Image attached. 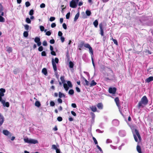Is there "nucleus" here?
<instances>
[{"label": "nucleus", "mask_w": 153, "mask_h": 153, "mask_svg": "<svg viewBox=\"0 0 153 153\" xmlns=\"http://www.w3.org/2000/svg\"><path fill=\"white\" fill-rule=\"evenodd\" d=\"M148 102L149 101L146 97V96H143L138 103V108H140L141 107L143 108L145 106L148 104Z\"/></svg>", "instance_id": "f257e3e1"}, {"label": "nucleus", "mask_w": 153, "mask_h": 153, "mask_svg": "<svg viewBox=\"0 0 153 153\" xmlns=\"http://www.w3.org/2000/svg\"><path fill=\"white\" fill-rule=\"evenodd\" d=\"M132 132L135 141L138 143L140 142L141 140V138L138 131L137 129H135Z\"/></svg>", "instance_id": "f03ea898"}, {"label": "nucleus", "mask_w": 153, "mask_h": 153, "mask_svg": "<svg viewBox=\"0 0 153 153\" xmlns=\"http://www.w3.org/2000/svg\"><path fill=\"white\" fill-rule=\"evenodd\" d=\"M84 46L86 48H88L89 49V51L90 53L91 54V60L92 61V63L93 65V66L94 67V68H95V65L94 62V59L93 58V49L90 46V45L88 43L85 44L84 45Z\"/></svg>", "instance_id": "7ed1b4c3"}, {"label": "nucleus", "mask_w": 153, "mask_h": 153, "mask_svg": "<svg viewBox=\"0 0 153 153\" xmlns=\"http://www.w3.org/2000/svg\"><path fill=\"white\" fill-rule=\"evenodd\" d=\"M24 140L25 143L30 144H36L38 143L37 140H36L31 138L29 139L28 137L24 138Z\"/></svg>", "instance_id": "20e7f679"}, {"label": "nucleus", "mask_w": 153, "mask_h": 153, "mask_svg": "<svg viewBox=\"0 0 153 153\" xmlns=\"http://www.w3.org/2000/svg\"><path fill=\"white\" fill-rule=\"evenodd\" d=\"M79 0H72L70 3V6L73 8H76Z\"/></svg>", "instance_id": "39448f33"}, {"label": "nucleus", "mask_w": 153, "mask_h": 153, "mask_svg": "<svg viewBox=\"0 0 153 153\" xmlns=\"http://www.w3.org/2000/svg\"><path fill=\"white\" fill-rule=\"evenodd\" d=\"M52 62L54 71H57V67L56 63H58V59L57 58H55L54 60L53 59H52Z\"/></svg>", "instance_id": "423d86ee"}, {"label": "nucleus", "mask_w": 153, "mask_h": 153, "mask_svg": "<svg viewBox=\"0 0 153 153\" xmlns=\"http://www.w3.org/2000/svg\"><path fill=\"white\" fill-rule=\"evenodd\" d=\"M60 79L62 83L63 84V87L66 91H68L69 89V88L67 86V84L65 83V77L64 76H61L60 77Z\"/></svg>", "instance_id": "0eeeda50"}, {"label": "nucleus", "mask_w": 153, "mask_h": 153, "mask_svg": "<svg viewBox=\"0 0 153 153\" xmlns=\"http://www.w3.org/2000/svg\"><path fill=\"white\" fill-rule=\"evenodd\" d=\"M2 6L1 4L0 3V10L1 11L2 10ZM1 15H0V22H4L5 19L4 18L2 17V16H3L4 15V12H1Z\"/></svg>", "instance_id": "6e6552de"}, {"label": "nucleus", "mask_w": 153, "mask_h": 153, "mask_svg": "<svg viewBox=\"0 0 153 153\" xmlns=\"http://www.w3.org/2000/svg\"><path fill=\"white\" fill-rule=\"evenodd\" d=\"M5 92V90L3 88L0 89V101L3 100L2 99V97L4 96V93Z\"/></svg>", "instance_id": "1a4fd4ad"}, {"label": "nucleus", "mask_w": 153, "mask_h": 153, "mask_svg": "<svg viewBox=\"0 0 153 153\" xmlns=\"http://www.w3.org/2000/svg\"><path fill=\"white\" fill-rule=\"evenodd\" d=\"M34 42L36 43L38 46H40L41 44V42L40 41V39L39 37H36L34 38Z\"/></svg>", "instance_id": "9d476101"}, {"label": "nucleus", "mask_w": 153, "mask_h": 153, "mask_svg": "<svg viewBox=\"0 0 153 153\" xmlns=\"http://www.w3.org/2000/svg\"><path fill=\"white\" fill-rule=\"evenodd\" d=\"M117 89L115 87H110L109 88L108 92L110 94H114L116 91Z\"/></svg>", "instance_id": "9b49d317"}, {"label": "nucleus", "mask_w": 153, "mask_h": 153, "mask_svg": "<svg viewBox=\"0 0 153 153\" xmlns=\"http://www.w3.org/2000/svg\"><path fill=\"white\" fill-rule=\"evenodd\" d=\"M4 107H8L9 106V103L8 102H5V100H3L0 101Z\"/></svg>", "instance_id": "f8f14e48"}, {"label": "nucleus", "mask_w": 153, "mask_h": 153, "mask_svg": "<svg viewBox=\"0 0 153 153\" xmlns=\"http://www.w3.org/2000/svg\"><path fill=\"white\" fill-rule=\"evenodd\" d=\"M2 132L3 134L7 136H10V137L11 135V133L7 130H4Z\"/></svg>", "instance_id": "ddd939ff"}, {"label": "nucleus", "mask_w": 153, "mask_h": 153, "mask_svg": "<svg viewBox=\"0 0 153 153\" xmlns=\"http://www.w3.org/2000/svg\"><path fill=\"white\" fill-rule=\"evenodd\" d=\"M119 135L121 137H124L126 136V133L124 130H121L119 132Z\"/></svg>", "instance_id": "4468645a"}, {"label": "nucleus", "mask_w": 153, "mask_h": 153, "mask_svg": "<svg viewBox=\"0 0 153 153\" xmlns=\"http://www.w3.org/2000/svg\"><path fill=\"white\" fill-rule=\"evenodd\" d=\"M99 27L100 31V34L102 36H104V32L103 29L102 28V23H100L99 24Z\"/></svg>", "instance_id": "2eb2a0df"}, {"label": "nucleus", "mask_w": 153, "mask_h": 153, "mask_svg": "<svg viewBox=\"0 0 153 153\" xmlns=\"http://www.w3.org/2000/svg\"><path fill=\"white\" fill-rule=\"evenodd\" d=\"M4 117L0 113V126L2 125L4 122Z\"/></svg>", "instance_id": "dca6fc26"}, {"label": "nucleus", "mask_w": 153, "mask_h": 153, "mask_svg": "<svg viewBox=\"0 0 153 153\" xmlns=\"http://www.w3.org/2000/svg\"><path fill=\"white\" fill-rule=\"evenodd\" d=\"M115 77L114 75H113L111 77H106L105 79V81L108 82V80L113 81L115 79Z\"/></svg>", "instance_id": "f3484780"}, {"label": "nucleus", "mask_w": 153, "mask_h": 153, "mask_svg": "<svg viewBox=\"0 0 153 153\" xmlns=\"http://www.w3.org/2000/svg\"><path fill=\"white\" fill-rule=\"evenodd\" d=\"M112 122L113 124L115 126H118L119 124V121L116 119L113 120Z\"/></svg>", "instance_id": "a211bd4d"}, {"label": "nucleus", "mask_w": 153, "mask_h": 153, "mask_svg": "<svg viewBox=\"0 0 153 153\" xmlns=\"http://www.w3.org/2000/svg\"><path fill=\"white\" fill-rule=\"evenodd\" d=\"M153 80V76H150L149 78H147L146 80V82L149 83L150 82Z\"/></svg>", "instance_id": "6ab92c4d"}, {"label": "nucleus", "mask_w": 153, "mask_h": 153, "mask_svg": "<svg viewBox=\"0 0 153 153\" xmlns=\"http://www.w3.org/2000/svg\"><path fill=\"white\" fill-rule=\"evenodd\" d=\"M116 103V104L117 106L119 107L120 106L119 105V100L118 97H116L114 99Z\"/></svg>", "instance_id": "aec40b11"}, {"label": "nucleus", "mask_w": 153, "mask_h": 153, "mask_svg": "<svg viewBox=\"0 0 153 153\" xmlns=\"http://www.w3.org/2000/svg\"><path fill=\"white\" fill-rule=\"evenodd\" d=\"M97 106L98 109H102L103 108V105L101 103H98L97 105Z\"/></svg>", "instance_id": "412c9836"}, {"label": "nucleus", "mask_w": 153, "mask_h": 153, "mask_svg": "<svg viewBox=\"0 0 153 153\" xmlns=\"http://www.w3.org/2000/svg\"><path fill=\"white\" fill-rule=\"evenodd\" d=\"M90 108L91 110L94 112L97 111V108L95 106H92L90 107Z\"/></svg>", "instance_id": "4be33fe9"}, {"label": "nucleus", "mask_w": 153, "mask_h": 153, "mask_svg": "<svg viewBox=\"0 0 153 153\" xmlns=\"http://www.w3.org/2000/svg\"><path fill=\"white\" fill-rule=\"evenodd\" d=\"M97 85V83L94 81V80L91 81V83L90 84V86L91 87L93 86H95Z\"/></svg>", "instance_id": "5701e85b"}, {"label": "nucleus", "mask_w": 153, "mask_h": 153, "mask_svg": "<svg viewBox=\"0 0 153 153\" xmlns=\"http://www.w3.org/2000/svg\"><path fill=\"white\" fill-rule=\"evenodd\" d=\"M93 24L95 27L96 28L97 27L98 25V22L97 20H95V21L93 22Z\"/></svg>", "instance_id": "b1692460"}, {"label": "nucleus", "mask_w": 153, "mask_h": 153, "mask_svg": "<svg viewBox=\"0 0 153 153\" xmlns=\"http://www.w3.org/2000/svg\"><path fill=\"white\" fill-rule=\"evenodd\" d=\"M59 98H61L62 97H65V95L60 92L59 93Z\"/></svg>", "instance_id": "393cba45"}, {"label": "nucleus", "mask_w": 153, "mask_h": 153, "mask_svg": "<svg viewBox=\"0 0 153 153\" xmlns=\"http://www.w3.org/2000/svg\"><path fill=\"white\" fill-rule=\"evenodd\" d=\"M79 15V13H78L75 15L74 18V22H76L77 19H78Z\"/></svg>", "instance_id": "a878e982"}, {"label": "nucleus", "mask_w": 153, "mask_h": 153, "mask_svg": "<svg viewBox=\"0 0 153 153\" xmlns=\"http://www.w3.org/2000/svg\"><path fill=\"white\" fill-rule=\"evenodd\" d=\"M7 51L9 53H11L12 51V48L10 47H6Z\"/></svg>", "instance_id": "bb28decb"}, {"label": "nucleus", "mask_w": 153, "mask_h": 153, "mask_svg": "<svg viewBox=\"0 0 153 153\" xmlns=\"http://www.w3.org/2000/svg\"><path fill=\"white\" fill-rule=\"evenodd\" d=\"M67 84H68L67 86L69 88V87L72 88V86H73L72 84V83H71V82L70 81H68L67 82Z\"/></svg>", "instance_id": "cd10ccee"}, {"label": "nucleus", "mask_w": 153, "mask_h": 153, "mask_svg": "<svg viewBox=\"0 0 153 153\" xmlns=\"http://www.w3.org/2000/svg\"><path fill=\"white\" fill-rule=\"evenodd\" d=\"M137 152L139 153H142L141 151V148L140 147V146H139V145H137Z\"/></svg>", "instance_id": "c85d7f7f"}, {"label": "nucleus", "mask_w": 153, "mask_h": 153, "mask_svg": "<svg viewBox=\"0 0 153 153\" xmlns=\"http://www.w3.org/2000/svg\"><path fill=\"white\" fill-rule=\"evenodd\" d=\"M74 64L73 62L71 61H70L69 62V67L70 68H73L74 66Z\"/></svg>", "instance_id": "c756f323"}, {"label": "nucleus", "mask_w": 153, "mask_h": 153, "mask_svg": "<svg viewBox=\"0 0 153 153\" xmlns=\"http://www.w3.org/2000/svg\"><path fill=\"white\" fill-rule=\"evenodd\" d=\"M42 72L45 75H46L47 74V69L45 68H43L42 70Z\"/></svg>", "instance_id": "7c9ffc66"}, {"label": "nucleus", "mask_w": 153, "mask_h": 153, "mask_svg": "<svg viewBox=\"0 0 153 153\" xmlns=\"http://www.w3.org/2000/svg\"><path fill=\"white\" fill-rule=\"evenodd\" d=\"M35 105L38 107H39L40 106L41 104L39 101H36L35 103Z\"/></svg>", "instance_id": "2f4dec72"}, {"label": "nucleus", "mask_w": 153, "mask_h": 153, "mask_svg": "<svg viewBox=\"0 0 153 153\" xmlns=\"http://www.w3.org/2000/svg\"><path fill=\"white\" fill-rule=\"evenodd\" d=\"M83 79L85 82V84H84V85L88 86L89 85V82L84 77H83Z\"/></svg>", "instance_id": "473e14b6"}, {"label": "nucleus", "mask_w": 153, "mask_h": 153, "mask_svg": "<svg viewBox=\"0 0 153 153\" xmlns=\"http://www.w3.org/2000/svg\"><path fill=\"white\" fill-rule=\"evenodd\" d=\"M74 93V91L73 89H70L68 92V94L70 95H73Z\"/></svg>", "instance_id": "72a5a7b5"}, {"label": "nucleus", "mask_w": 153, "mask_h": 153, "mask_svg": "<svg viewBox=\"0 0 153 153\" xmlns=\"http://www.w3.org/2000/svg\"><path fill=\"white\" fill-rule=\"evenodd\" d=\"M40 30L42 31H43L44 30L45 32H46L47 30L45 29L44 30V26H40Z\"/></svg>", "instance_id": "f704fd0d"}, {"label": "nucleus", "mask_w": 153, "mask_h": 153, "mask_svg": "<svg viewBox=\"0 0 153 153\" xmlns=\"http://www.w3.org/2000/svg\"><path fill=\"white\" fill-rule=\"evenodd\" d=\"M85 13L86 15L88 16H90L91 14V12L89 10H86Z\"/></svg>", "instance_id": "c9c22d12"}, {"label": "nucleus", "mask_w": 153, "mask_h": 153, "mask_svg": "<svg viewBox=\"0 0 153 153\" xmlns=\"http://www.w3.org/2000/svg\"><path fill=\"white\" fill-rule=\"evenodd\" d=\"M24 36L25 37H27L28 35V32L27 31H25L23 33Z\"/></svg>", "instance_id": "e433bc0d"}, {"label": "nucleus", "mask_w": 153, "mask_h": 153, "mask_svg": "<svg viewBox=\"0 0 153 153\" xmlns=\"http://www.w3.org/2000/svg\"><path fill=\"white\" fill-rule=\"evenodd\" d=\"M26 22L27 23L30 24L31 23V20L29 18H27L26 19Z\"/></svg>", "instance_id": "4c0bfd02"}, {"label": "nucleus", "mask_w": 153, "mask_h": 153, "mask_svg": "<svg viewBox=\"0 0 153 153\" xmlns=\"http://www.w3.org/2000/svg\"><path fill=\"white\" fill-rule=\"evenodd\" d=\"M43 50V48L42 46H39V47L38 48V51H42Z\"/></svg>", "instance_id": "58836bf2"}, {"label": "nucleus", "mask_w": 153, "mask_h": 153, "mask_svg": "<svg viewBox=\"0 0 153 153\" xmlns=\"http://www.w3.org/2000/svg\"><path fill=\"white\" fill-rule=\"evenodd\" d=\"M70 13V12L68 13L66 15V17L67 19H68L69 18Z\"/></svg>", "instance_id": "ea45409f"}, {"label": "nucleus", "mask_w": 153, "mask_h": 153, "mask_svg": "<svg viewBox=\"0 0 153 153\" xmlns=\"http://www.w3.org/2000/svg\"><path fill=\"white\" fill-rule=\"evenodd\" d=\"M56 146L55 145H53L52 146V149H53L56 150L57 149Z\"/></svg>", "instance_id": "a19ab883"}, {"label": "nucleus", "mask_w": 153, "mask_h": 153, "mask_svg": "<svg viewBox=\"0 0 153 153\" xmlns=\"http://www.w3.org/2000/svg\"><path fill=\"white\" fill-rule=\"evenodd\" d=\"M25 29L26 30H27L29 29V26L27 25H24Z\"/></svg>", "instance_id": "79ce46f5"}, {"label": "nucleus", "mask_w": 153, "mask_h": 153, "mask_svg": "<svg viewBox=\"0 0 153 153\" xmlns=\"http://www.w3.org/2000/svg\"><path fill=\"white\" fill-rule=\"evenodd\" d=\"M34 11L33 10H31L29 13V14L30 16H32L33 14Z\"/></svg>", "instance_id": "37998d69"}, {"label": "nucleus", "mask_w": 153, "mask_h": 153, "mask_svg": "<svg viewBox=\"0 0 153 153\" xmlns=\"http://www.w3.org/2000/svg\"><path fill=\"white\" fill-rule=\"evenodd\" d=\"M25 6L26 7H27L30 5V4L29 1H27L25 3Z\"/></svg>", "instance_id": "c03bdc74"}, {"label": "nucleus", "mask_w": 153, "mask_h": 153, "mask_svg": "<svg viewBox=\"0 0 153 153\" xmlns=\"http://www.w3.org/2000/svg\"><path fill=\"white\" fill-rule=\"evenodd\" d=\"M93 139L94 142V143H95V144H97L98 143L97 141V140H96V139L94 137H92Z\"/></svg>", "instance_id": "a18cd8bd"}, {"label": "nucleus", "mask_w": 153, "mask_h": 153, "mask_svg": "<svg viewBox=\"0 0 153 153\" xmlns=\"http://www.w3.org/2000/svg\"><path fill=\"white\" fill-rule=\"evenodd\" d=\"M55 19V18L54 17H51L50 18V21L51 22H52L54 21Z\"/></svg>", "instance_id": "49530a36"}, {"label": "nucleus", "mask_w": 153, "mask_h": 153, "mask_svg": "<svg viewBox=\"0 0 153 153\" xmlns=\"http://www.w3.org/2000/svg\"><path fill=\"white\" fill-rule=\"evenodd\" d=\"M50 105L51 106H53L55 105V103L53 101H51L50 102Z\"/></svg>", "instance_id": "de8ad7c7"}, {"label": "nucleus", "mask_w": 153, "mask_h": 153, "mask_svg": "<svg viewBox=\"0 0 153 153\" xmlns=\"http://www.w3.org/2000/svg\"><path fill=\"white\" fill-rule=\"evenodd\" d=\"M42 44L44 46H46L47 45V42L46 41H44L42 43Z\"/></svg>", "instance_id": "09e8293b"}, {"label": "nucleus", "mask_w": 153, "mask_h": 153, "mask_svg": "<svg viewBox=\"0 0 153 153\" xmlns=\"http://www.w3.org/2000/svg\"><path fill=\"white\" fill-rule=\"evenodd\" d=\"M96 131L99 133H102L104 132L103 131H101L99 129H97Z\"/></svg>", "instance_id": "8fccbe9b"}, {"label": "nucleus", "mask_w": 153, "mask_h": 153, "mask_svg": "<svg viewBox=\"0 0 153 153\" xmlns=\"http://www.w3.org/2000/svg\"><path fill=\"white\" fill-rule=\"evenodd\" d=\"M51 32L50 31H48L46 32V35H47L48 36H49L51 35Z\"/></svg>", "instance_id": "3c124183"}, {"label": "nucleus", "mask_w": 153, "mask_h": 153, "mask_svg": "<svg viewBox=\"0 0 153 153\" xmlns=\"http://www.w3.org/2000/svg\"><path fill=\"white\" fill-rule=\"evenodd\" d=\"M42 56H45L46 55V52L45 51H43L41 53Z\"/></svg>", "instance_id": "603ef678"}, {"label": "nucleus", "mask_w": 153, "mask_h": 153, "mask_svg": "<svg viewBox=\"0 0 153 153\" xmlns=\"http://www.w3.org/2000/svg\"><path fill=\"white\" fill-rule=\"evenodd\" d=\"M111 142H112V140L110 139H108L106 140V143H111Z\"/></svg>", "instance_id": "864d4df0"}, {"label": "nucleus", "mask_w": 153, "mask_h": 153, "mask_svg": "<svg viewBox=\"0 0 153 153\" xmlns=\"http://www.w3.org/2000/svg\"><path fill=\"white\" fill-rule=\"evenodd\" d=\"M57 120L59 121H61L62 120V118L61 117H57Z\"/></svg>", "instance_id": "5fc2aeb1"}, {"label": "nucleus", "mask_w": 153, "mask_h": 153, "mask_svg": "<svg viewBox=\"0 0 153 153\" xmlns=\"http://www.w3.org/2000/svg\"><path fill=\"white\" fill-rule=\"evenodd\" d=\"M83 2L82 1H80L78 4L79 6H80L83 5Z\"/></svg>", "instance_id": "6e6d98bb"}, {"label": "nucleus", "mask_w": 153, "mask_h": 153, "mask_svg": "<svg viewBox=\"0 0 153 153\" xmlns=\"http://www.w3.org/2000/svg\"><path fill=\"white\" fill-rule=\"evenodd\" d=\"M113 41L114 43L116 45H118L117 41L116 39H113Z\"/></svg>", "instance_id": "4d7b16f0"}, {"label": "nucleus", "mask_w": 153, "mask_h": 153, "mask_svg": "<svg viewBox=\"0 0 153 153\" xmlns=\"http://www.w3.org/2000/svg\"><path fill=\"white\" fill-rule=\"evenodd\" d=\"M45 6V4L42 3L40 5V7L41 8H44Z\"/></svg>", "instance_id": "13d9d810"}, {"label": "nucleus", "mask_w": 153, "mask_h": 153, "mask_svg": "<svg viewBox=\"0 0 153 153\" xmlns=\"http://www.w3.org/2000/svg\"><path fill=\"white\" fill-rule=\"evenodd\" d=\"M57 101H58V102L59 103H62V100L61 99V98H59L58 99Z\"/></svg>", "instance_id": "bf43d9fd"}, {"label": "nucleus", "mask_w": 153, "mask_h": 153, "mask_svg": "<svg viewBox=\"0 0 153 153\" xmlns=\"http://www.w3.org/2000/svg\"><path fill=\"white\" fill-rule=\"evenodd\" d=\"M62 26H63V28L65 29H67V26H66V24L65 23H63V24Z\"/></svg>", "instance_id": "052dcab7"}, {"label": "nucleus", "mask_w": 153, "mask_h": 153, "mask_svg": "<svg viewBox=\"0 0 153 153\" xmlns=\"http://www.w3.org/2000/svg\"><path fill=\"white\" fill-rule=\"evenodd\" d=\"M58 35L59 36L61 37L62 36V33L61 31H59L58 33Z\"/></svg>", "instance_id": "680f3d73"}, {"label": "nucleus", "mask_w": 153, "mask_h": 153, "mask_svg": "<svg viewBox=\"0 0 153 153\" xmlns=\"http://www.w3.org/2000/svg\"><path fill=\"white\" fill-rule=\"evenodd\" d=\"M97 148L99 150L100 152H103V151L101 148L97 145Z\"/></svg>", "instance_id": "e2e57ef3"}, {"label": "nucleus", "mask_w": 153, "mask_h": 153, "mask_svg": "<svg viewBox=\"0 0 153 153\" xmlns=\"http://www.w3.org/2000/svg\"><path fill=\"white\" fill-rule=\"evenodd\" d=\"M56 26V24L54 23H52L51 25V26L52 28H53L55 27Z\"/></svg>", "instance_id": "0e129e2a"}, {"label": "nucleus", "mask_w": 153, "mask_h": 153, "mask_svg": "<svg viewBox=\"0 0 153 153\" xmlns=\"http://www.w3.org/2000/svg\"><path fill=\"white\" fill-rule=\"evenodd\" d=\"M50 42L51 44H53L55 42V41L53 39H51L50 40Z\"/></svg>", "instance_id": "69168bd1"}, {"label": "nucleus", "mask_w": 153, "mask_h": 153, "mask_svg": "<svg viewBox=\"0 0 153 153\" xmlns=\"http://www.w3.org/2000/svg\"><path fill=\"white\" fill-rule=\"evenodd\" d=\"M71 113L72 115H73L74 116H76V113L73 111H72L71 112Z\"/></svg>", "instance_id": "338daca9"}, {"label": "nucleus", "mask_w": 153, "mask_h": 153, "mask_svg": "<svg viewBox=\"0 0 153 153\" xmlns=\"http://www.w3.org/2000/svg\"><path fill=\"white\" fill-rule=\"evenodd\" d=\"M71 106L74 108H76V105L75 103H72L71 104Z\"/></svg>", "instance_id": "774afa93"}]
</instances>
